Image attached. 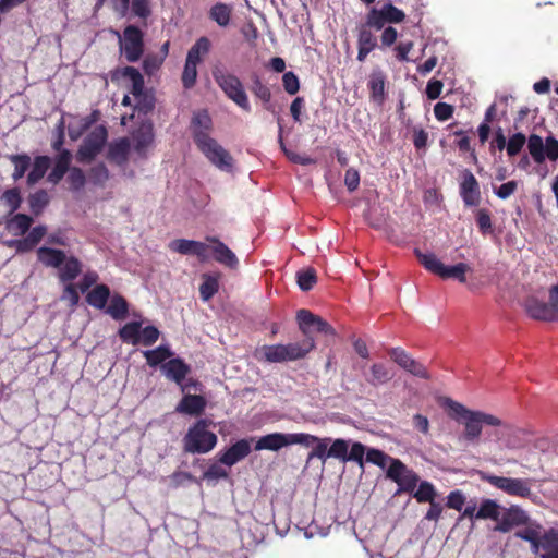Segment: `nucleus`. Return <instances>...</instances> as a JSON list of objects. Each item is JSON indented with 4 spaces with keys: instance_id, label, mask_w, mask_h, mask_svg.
I'll list each match as a JSON object with an SVG mask.
<instances>
[{
    "instance_id": "1",
    "label": "nucleus",
    "mask_w": 558,
    "mask_h": 558,
    "mask_svg": "<svg viewBox=\"0 0 558 558\" xmlns=\"http://www.w3.org/2000/svg\"><path fill=\"white\" fill-rule=\"evenodd\" d=\"M440 404L449 412V416L463 426L459 441L463 444H477L483 434L484 426L504 427L509 429L498 416L490 413L471 410L451 398H441Z\"/></svg>"
},
{
    "instance_id": "2",
    "label": "nucleus",
    "mask_w": 558,
    "mask_h": 558,
    "mask_svg": "<svg viewBox=\"0 0 558 558\" xmlns=\"http://www.w3.org/2000/svg\"><path fill=\"white\" fill-rule=\"evenodd\" d=\"M514 535L529 542L532 553L541 558H558V530L545 531L539 523H530Z\"/></svg>"
},
{
    "instance_id": "3",
    "label": "nucleus",
    "mask_w": 558,
    "mask_h": 558,
    "mask_svg": "<svg viewBox=\"0 0 558 558\" xmlns=\"http://www.w3.org/2000/svg\"><path fill=\"white\" fill-rule=\"evenodd\" d=\"M38 260L46 267L58 270L61 282H72L82 272V263L73 255L63 251L41 246L37 251Z\"/></svg>"
},
{
    "instance_id": "4",
    "label": "nucleus",
    "mask_w": 558,
    "mask_h": 558,
    "mask_svg": "<svg viewBox=\"0 0 558 558\" xmlns=\"http://www.w3.org/2000/svg\"><path fill=\"white\" fill-rule=\"evenodd\" d=\"M314 348V340L307 338L301 343L263 345L256 351V356L269 363H283L303 359Z\"/></svg>"
},
{
    "instance_id": "5",
    "label": "nucleus",
    "mask_w": 558,
    "mask_h": 558,
    "mask_svg": "<svg viewBox=\"0 0 558 558\" xmlns=\"http://www.w3.org/2000/svg\"><path fill=\"white\" fill-rule=\"evenodd\" d=\"M183 442L186 452L207 453L216 446L217 436L208 429L205 420H199L189 428Z\"/></svg>"
},
{
    "instance_id": "6",
    "label": "nucleus",
    "mask_w": 558,
    "mask_h": 558,
    "mask_svg": "<svg viewBox=\"0 0 558 558\" xmlns=\"http://www.w3.org/2000/svg\"><path fill=\"white\" fill-rule=\"evenodd\" d=\"M214 78L225 95L236 104L241 109L251 111L247 94L240 78L233 73L223 69H215Z\"/></svg>"
},
{
    "instance_id": "7",
    "label": "nucleus",
    "mask_w": 558,
    "mask_h": 558,
    "mask_svg": "<svg viewBox=\"0 0 558 558\" xmlns=\"http://www.w3.org/2000/svg\"><path fill=\"white\" fill-rule=\"evenodd\" d=\"M197 148L220 171L227 173L233 171L234 162L232 156L215 138H201Z\"/></svg>"
},
{
    "instance_id": "8",
    "label": "nucleus",
    "mask_w": 558,
    "mask_h": 558,
    "mask_svg": "<svg viewBox=\"0 0 558 558\" xmlns=\"http://www.w3.org/2000/svg\"><path fill=\"white\" fill-rule=\"evenodd\" d=\"M485 480L494 487L502 490L504 493L510 496L527 499L533 497V492L531 487L532 481L530 478L488 475L485 477Z\"/></svg>"
},
{
    "instance_id": "9",
    "label": "nucleus",
    "mask_w": 558,
    "mask_h": 558,
    "mask_svg": "<svg viewBox=\"0 0 558 558\" xmlns=\"http://www.w3.org/2000/svg\"><path fill=\"white\" fill-rule=\"evenodd\" d=\"M116 35L119 38L120 50L124 53L129 62H136L143 53V34L142 32L130 25L124 29L123 36L118 32Z\"/></svg>"
},
{
    "instance_id": "10",
    "label": "nucleus",
    "mask_w": 558,
    "mask_h": 558,
    "mask_svg": "<svg viewBox=\"0 0 558 558\" xmlns=\"http://www.w3.org/2000/svg\"><path fill=\"white\" fill-rule=\"evenodd\" d=\"M529 153L536 163H542L546 158L550 160L558 159V141L548 136L544 143L539 135L532 134L527 140Z\"/></svg>"
},
{
    "instance_id": "11",
    "label": "nucleus",
    "mask_w": 558,
    "mask_h": 558,
    "mask_svg": "<svg viewBox=\"0 0 558 558\" xmlns=\"http://www.w3.org/2000/svg\"><path fill=\"white\" fill-rule=\"evenodd\" d=\"M107 137V130L104 125L95 126L81 145L77 160L80 162H88L95 158L102 149Z\"/></svg>"
},
{
    "instance_id": "12",
    "label": "nucleus",
    "mask_w": 558,
    "mask_h": 558,
    "mask_svg": "<svg viewBox=\"0 0 558 558\" xmlns=\"http://www.w3.org/2000/svg\"><path fill=\"white\" fill-rule=\"evenodd\" d=\"M387 477L398 484V493L412 492L418 483V476L400 460L395 459L387 468Z\"/></svg>"
},
{
    "instance_id": "13",
    "label": "nucleus",
    "mask_w": 558,
    "mask_h": 558,
    "mask_svg": "<svg viewBox=\"0 0 558 558\" xmlns=\"http://www.w3.org/2000/svg\"><path fill=\"white\" fill-rule=\"evenodd\" d=\"M330 442V437L320 438L312 434L299 433L298 445L305 448H311V451L306 458L307 462L312 461L313 459H318L325 463L329 459Z\"/></svg>"
},
{
    "instance_id": "14",
    "label": "nucleus",
    "mask_w": 558,
    "mask_h": 558,
    "mask_svg": "<svg viewBox=\"0 0 558 558\" xmlns=\"http://www.w3.org/2000/svg\"><path fill=\"white\" fill-rule=\"evenodd\" d=\"M296 319L299 327L306 336V339L310 338L308 335L312 331H318L329 336L336 335L335 329L326 320L319 316L314 315L307 310H300L296 313Z\"/></svg>"
},
{
    "instance_id": "15",
    "label": "nucleus",
    "mask_w": 558,
    "mask_h": 558,
    "mask_svg": "<svg viewBox=\"0 0 558 558\" xmlns=\"http://www.w3.org/2000/svg\"><path fill=\"white\" fill-rule=\"evenodd\" d=\"M299 433H271L260 437L255 444V450L278 451L282 448L298 445Z\"/></svg>"
},
{
    "instance_id": "16",
    "label": "nucleus",
    "mask_w": 558,
    "mask_h": 558,
    "mask_svg": "<svg viewBox=\"0 0 558 558\" xmlns=\"http://www.w3.org/2000/svg\"><path fill=\"white\" fill-rule=\"evenodd\" d=\"M391 360L404 371L418 378L428 379L429 374L426 367L418 361L414 360L407 351L401 348H392L389 350Z\"/></svg>"
},
{
    "instance_id": "17",
    "label": "nucleus",
    "mask_w": 558,
    "mask_h": 558,
    "mask_svg": "<svg viewBox=\"0 0 558 558\" xmlns=\"http://www.w3.org/2000/svg\"><path fill=\"white\" fill-rule=\"evenodd\" d=\"M168 246L171 251L180 253L182 255H195L201 260H206L208 258V245L203 242L186 239H177L171 241Z\"/></svg>"
},
{
    "instance_id": "18",
    "label": "nucleus",
    "mask_w": 558,
    "mask_h": 558,
    "mask_svg": "<svg viewBox=\"0 0 558 558\" xmlns=\"http://www.w3.org/2000/svg\"><path fill=\"white\" fill-rule=\"evenodd\" d=\"M525 310L529 315L535 319L555 322L558 320V308L550 306L548 303L530 298L525 301Z\"/></svg>"
},
{
    "instance_id": "19",
    "label": "nucleus",
    "mask_w": 558,
    "mask_h": 558,
    "mask_svg": "<svg viewBox=\"0 0 558 558\" xmlns=\"http://www.w3.org/2000/svg\"><path fill=\"white\" fill-rule=\"evenodd\" d=\"M460 194L466 206H475L480 203L481 192L478 182L472 172L465 171L460 185Z\"/></svg>"
},
{
    "instance_id": "20",
    "label": "nucleus",
    "mask_w": 558,
    "mask_h": 558,
    "mask_svg": "<svg viewBox=\"0 0 558 558\" xmlns=\"http://www.w3.org/2000/svg\"><path fill=\"white\" fill-rule=\"evenodd\" d=\"M251 452V440L241 439L229 447L223 453H221L219 461L227 465L232 466L239 461L246 458Z\"/></svg>"
},
{
    "instance_id": "21",
    "label": "nucleus",
    "mask_w": 558,
    "mask_h": 558,
    "mask_svg": "<svg viewBox=\"0 0 558 558\" xmlns=\"http://www.w3.org/2000/svg\"><path fill=\"white\" fill-rule=\"evenodd\" d=\"M161 369L167 378L181 386L183 392L187 389V385L183 384V380L190 368L181 359H170L162 364Z\"/></svg>"
},
{
    "instance_id": "22",
    "label": "nucleus",
    "mask_w": 558,
    "mask_h": 558,
    "mask_svg": "<svg viewBox=\"0 0 558 558\" xmlns=\"http://www.w3.org/2000/svg\"><path fill=\"white\" fill-rule=\"evenodd\" d=\"M207 241L213 243L211 252L216 262L231 269L238 268L236 255L225 243L216 238H208Z\"/></svg>"
},
{
    "instance_id": "23",
    "label": "nucleus",
    "mask_w": 558,
    "mask_h": 558,
    "mask_svg": "<svg viewBox=\"0 0 558 558\" xmlns=\"http://www.w3.org/2000/svg\"><path fill=\"white\" fill-rule=\"evenodd\" d=\"M46 233L47 228L45 226H37L24 239L8 241L7 244L20 253L29 252L41 241Z\"/></svg>"
},
{
    "instance_id": "24",
    "label": "nucleus",
    "mask_w": 558,
    "mask_h": 558,
    "mask_svg": "<svg viewBox=\"0 0 558 558\" xmlns=\"http://www.w3.org/2000/svg\"><path fill=\"white\" fill-rule=\"evenodd\" d=\"M211 126V118L206 111H198L194 114L192 120V132L196 145L201 143V138H211L209 134Z\"/></svg>"
},
{
    "instance_id": "25",
    "label": "nucleus",
    "mask_w": 558,
    "mask_h": 558,
    "mask_svg": "<svg viewBox=\"0 0 558 558\" xmlns=\"http://www.w3.org/2000/svg\"><path fill=\"white\" fill-rule=\"evenodd\" d=\"M205 407L206 400L202 396L187 393L177 405L175 411L189 415H198Z\"/></svg>"
},
{
    "instance_id": "26",
    "label": "nucleus",
    "mask_w": 558,
    "mask_h": 558,
    "mask_svg": "<svg viewBox=\"0 0 558 558\" xmlns=\"http://www.w3.org/2000/svg\"><path fill=\"white\" fill-rule=\"evenodd\" d=\"M385 83L386 75L384 72L380 69H374L369 75L368 87L372 99L379 105L385 100Z\"/></svg>"
},
{
    "instance_id": "27",
    "label": "nucleus",
    "mask_w": 558,
    "mask_h": 558,
    "mask_svg": "<svg viewBox=\"0 0 558 558\" xmlns=\"http://www.w3.org/2000/svg\"><path fill=\"white\" fill-rule=\"evenodd\" d=\"M133 140L135 142L134 148L137 154L144 155L154 141L153 124L143 123L133 134Z\"/></svg>"
},
{
    "instance_id": "28",
    "label": "nucleus",
    "mask_w": 558,
    "mask_h": 558,
    "mask_svg": "<svg viewBox=\"0 0 558 558\" xmlns=\"http://www.w3.org/2000/svg\"><path fill=\"white\" fill-rule=\"evenodd\" d=\"M129 150H130L129 140L120 138L118 141L112 142L109 145L108 158L117 165H123L128 160Z\"/></svg>"
},
{
    "instance_id": "29",
    "label": "nucleus",
    "mask_w": 558,
    "mask_h": 558,
    "mask_svg": "<svg viewBox=\"0 0 558 558\" xmlns=\"http://www.w3.org/2000/svg\"><path fill=\"white\" fill-rule=\"evenodd\" d=\"M126 73H129L132 77L133 84H132V94L137 100L135 108L138 110H144L145 112L153 109V102L149 101L147 104L142 105L141 98H142V90H143V77L138 73L137 70L134 68H126Z\"/></svg>"
},
{
    "instance_id": "30",
    "label": "nucleus",
    "mask_w": 558,
    "mask_h": 558,
    "mask_svg": "<svg viewBox=\"0 0 558 558\" xmlns=\"http://www.w3.org/2000/svg\"><path fill=\"white\" fill-rule=\"evenodd\" d=\"M414 254L427 271L441 277L445 264L434 253L415 250Z\"/></svg>"
},
{
    "instance_id": "31",
    "label": "nucleus",
    "mask_w": 558,
    "mask_h": 558,
    "mask_svg": "<svg viewBox=\"0 0 558 558\" xmlns=\"http://www.w3.org/2000/svg\"><path fill=\"white\" fill-rule=\"evenodd\" d=\"M33 220L25 214H16L7 221V230L13 235L25 234L32 225Z\"/></svg>"
},
{
    "instance_id": "32",
    "label": "nucleus",
    "mask_w": 558,
    "mask_h": 558,
    "mask_svg": "<svg viewBox=\"0 0 558 558\" xmlns=\"http://www.w3.org/2000/svg\"><path fill=\"white\" fill-rule=\"evenodd\" d=\"M392 378L389 368L383 363H374L369 368V376L366 381L372 386L387 384Z\"/></svg>"
},
{
    "instance_id": "33",
    "label": "nucleus",
    "mask_w": 558,
    "mask_h": 558,
    "mask_svg": "<svg viewBox=\"0 0 558 558\" xmlns=\"http://www.w3.org/2000/svg\"><path fill=\"white\" fill-rule=\"evenodd\" d=\"M70 162H71L70 151L62 150L56 160V165H54L52 171L48 175V180L51 183H58L63 178L65 172L69 170Z\"/></svg>"
},
{
    "instance_id": "34",
    "label": "nucleus",
    "mask_w": 558,
    "mask_h": 558,
    "mask_svg": "<svg viewBox=\"0 0 558 558\" xmlns=\"http://www.w3.org/2000/svg\"><path fill=\"white\" fill-rule=\"evenodd\" d=\"M202 278L203 282L199 286V295L204 302H207L218 292L219 276L204 274Z\"/></svg>"
},
{
    "instance_id": "35",
    "label": "nucleus",
    "mask_w": 558,
    "mask_h": 558,
    "mask_svg": "<svg viewBox=\"0 0 558 558\" xmlns=\"http://www.w3.org/2000/svg\"><path fill=\"white\" fill-rule=\"evenodd\" d=\"M210 41L207 37H201L196 40V43L190 48L186 59L193 61L196 64H199L203 58L209 52Z\"/></svg>"
},
{
    "instance_id": "36",
    "label": "nucleus",
    "mask_w": 558,
    "mask_h": 558,
    "mask_svg": "<svg viewBox=\"0 0 558 558\" xmlns=\"http://www.w3.org/2000/svg\"><path fill=\"white\" fill-rule=\"evenodd\" d=\"M471 267L466 263H458L456 265L447 266L442 269L441 279H456L461 283L466 281V272Z\"/></svg>"
},
{
    "instance_id": "37",
    "label": "nucleus",
    "mask_w": 558,
    "mask_h": 558,
    "mask_svg": "<svg viewBox=\"0 0 558 558\" xmlns=\"http://www.w3.org/2000/svg\"><path fill=\"white\" fill-rule=\"evenodd\" d=\"M109 295V288L105 284H98L87 294V302L96 308H104Z\"/></svg>"
},
{
    "instance_id": "38",
    "label": "nucleus",
    "mask_w": 558,
    "mask_h": 558,
    "mask_svg": "<svg viewBox=\"0 0 558 558\" xmlns=\"http://www.w3.org/2000/svg\"><path fill=\"white\" fill-rule=\"evenodd\" d=\"M50 165V160L46 156L36 157L32 167V170L28 173L27 182L28 184L37 183L46 173Z\"/></svg>"
},
{
    "instance_id": "39",
    "label": "nucleus",
    "mask_w": 558,
    "mask_h": 558,
    "mask_svg": "<svg viewBox=\"0 0 558 558\" xmlns=\"http://www.w3.org/2000/svg\"><path fill=\"white\" fill-rule=\"evenodd\" d=\"M504 517L507 518L513 526L525 525L526 527L530 523H536L535 521H531L527 513L519 506L508 508Z\"/></svg>"
},
{
    "instance_id": "40",
    "label": "nucleus",
    "mask_w": 558,
    "mask_h": 558,
    "mask_svg": "<svg viewBox=\"0 0 558 558\" xmlns=\"http://www.w3.org/2000/svg\"><path fill=\"white\" fill-rule=\"evenodd\" d=\"M95 121V118L90 117H74L69 123V136L72 140H77L83 132L90 126V124Z\"/></svg>"
},
{
    "instance_id": "41",
    "label": "nucleus",
    "mask_w": 558,
    "mask_h": 558,
    "mask_svg": "<svg viewBox=\"0 0 558 558\" xmlns=\"http://www.w3.org/2000/svg\"><path fill=\"white\" fill-rule=\"evenodd\" d=\"M173 353L167 345H159L154 350L144 351V356L150 366H157L165 362L167 359H170Z\"/></svg>"
},
{
    "instance_id": "42",
    "label": "nucleus",
    "mask_w": 558,
    "mask_h": 558,
    "mask_svg": "<svg viewBox=\"0 0 558 558\" xmlns=\"http://www.w3.org/2000/svg\"><path fill=\"white\" fill-rule=\"evenodd\" d=\"M350 448V440L342 438L332 439L329 445V459H338L342 462H347V454Z\"/></svg>"
},
{
    "instance_id": "43",
    "label": "nucleus",
    "mask_w": 558,
    "mask_h": 558,
    "mask_svg": "<svg viewBox=\"0 0 558 558\" xmlns=\"http://www.w3.org/2000/svg\"><path fill=\"white\" fill-rule=\"evenodd\" d=\"M500 506L493 499H485L481 504L475 519H493L498 520Z\"/></svg>"
},
{
    "instance_id": "44",
    "label": "nucleus",
    "mask_w": 558,
    "mask_h": 558,
    "mask_svg": "<svg viewBox=\"0 0 558 558\" xmlns=\"http://www.w3.org/2000/svg\"><path fill=\"white\" fill-rule=\"evenodd\" d=\"M231 8L225 3H217L210 9V17L219 25L227 26L230 22Z\"/></svg>"
},
{
    "instance_id": "45",
    "label": "nucleus",
    "mask_w": 558,
    "mask_h": 558,
    "mask_svg": "<svg viewBox=\"0 0 558 558\" xmlns=\"http://www.w3.org/2000/svg\"><path fill=\"white\" fill-rule=\"evenodd\" d=\"M392 460H395V458H391L390 456L375 448H371L366 452V461L381 469H387L388 465L391 464Z\"/></svg>"
},
{
    "instance_id": "46",
    "label": "nucleus",
    "mask_w": 558,
    "mask_h": 558,
    "mask_svg": "<svg viewBox=\"0 0 558 558\" xmlns=\"http://www.w3.org/2000/svg\"><path fill=\"white\" fill-rule=\"evenodd\" d=\"M141 324L137 322L129 323L124 325L120 330V337L124 342L131 344H138Z\"/></svg>"
},
{
    "instance_id": "47",
    "label": "nucleus",
    "mask_w": 558,
    "mask_h": 558,
    "mask_svg": "<svg viewBox=\"0 0 558 558\" xmlns=\"http://www.w3.org/2000/svg\"><path fill=\"white\" fill-rule=\"evenodd\" d=\"M128 311V305L122 296H113L107 308V313L114 319L124 318Z\"/></svg>"
},
{
    "instance_id": "48",
    "label": "nucleus",
    "mask_w": 558,
    "mask_h": 558,
    "mask_svg": "<svg viewBox=\"0 0 558 558\" xmlns=\"http://www.w3.org/2000/svg\"><path fill=\"white\" fill-rule=\"evenodd\" d=\"M298 286L302 291H308L316 282V272L313 268L301 270L296 275Z\"/></svg>"
},
{
    "instance_id": "49",
    "label": "nucleus",
    "mask_w": 558,
    "mask_h": 558,
    "mask_svg": "<svg viewBox=\"0 0 558 558\" xmlns=\"http://www.w3.org/2000/svg\"><path fill=\"white\" fill-rule=\"evenodd\" d=\"M436 490L433 484L429 482H422L416 489L414 497L418 502H432L435 501Z\"/></svg>"
},
{
    "instance_id": "50",
    "label": "nucleus",
    "mask_w": 558,
    "mask_h": 558,
    "mask_svg": "<svg viewBox=\"0 0 558 558\" xmlns=\"http://www.w3.org/2000/svg\"><path fill=\"white\" fill-rule=\"evenodd\" d=\"M11 161L14 165V172L12 177L16 181L21 179L27 171L31 163V158L26 155H15L11 157Z\"/></svg>"
},
{
    "instance_id": "51",
    "label": "nucleus",
    "mask_w": 558,
    "mask_h": 558,
    "mask_svg": "<svg viewBox=\"0 0 558 558\" xmlns=\"http://www.w3.org/2000/svg\"><path fill=\"white\" fill-rule=\"evenodd\" d=\"M197 65L193 61L185 60L183 73H182V84L185 88H191L194 86L197 78Z\"/></svg>"
},
{
    "instance_id": "52",
    "label": "nucleus",
    "mask_w": 558,
    "mask_h": 558,
    "mask_svg": "<svg viewBox=\"0 0 558 558\" xmlns=\"http://www.w3.org/2000/svg\"><path fill=\"white\" fill-rule=\"evenodd\" d=\"M159 338V330L154 326L140 328L138 344L151 345Z\"/></svg>"
},
{
    "instance_id": "53",
    "label": "nucleus",
    "mask_w": 558,
    "mask_h": 558,
    "mask_svg": "<svg viewBox=\"0 0 558 558\" xmlns=\"http://www.w3.org/2000/svg\"><path fill=\"white\" fill-rule=\"evenodd\" d=\"M65 286H64V289H63V293L61 295V301H64L68 303L69 306H75L78 301H80V295H78V287L72 282H63Z\"/></svg>"
},
{
    "instance_id": "54",
    "label": "nucleus",
    "mask_w": 558,
    "mask_h": 558,
    "mask_svg": "<svg viewBox=\"0 0 558 558\" xmlns=\"http://www.w3.org/2000/svg\"><path fill=\"white\" fill-rule=\"evenodd\" d=\"M2 201L9 208L10 213H14L22 203V198L17 189L7 190L2 195Z\"/></svg>"
},
{
    "instance_id": "55",
    "label": "nucleus",
    "mask_w": 558,
    "mask_h": 558,
    "mask_svg": "<svg viewBox=\"0 0 558 558\" xmlns=\"http://www.w3.org/2000/svg\"><path fill=\"white\" fill-rule=\"evenodd\" d=\"M387 23L386 15L384 14L383 8L377 10L373 8L366 19V25L376 29H381Z\"/></svg>"
},
{
    "instance_id": "56",
    "label": "nucleus",
    "mask_w": 558,
    "mask_h": 558,
    "mask_svg": "<svg viewBox=\"0 0 558 558\" xmlns=\"http://www.w3.org/2000/svg\"><path fill=\"white\" fill-rule=\"evenodd\" d=\"M106 2L109 3L112 10L121 17L126 15L130 7V0H97L95 5L96 9H99Z\"/></svg>"
},
{
    "instance_id": "57",
    "label": "nucleus",
    "mask_w": 558,
    "mask_h": 558,
    "mask_svg": "<svg viewBox=\"0 0 558 558\" xmlns=\"http://www.w3.org/2000/svg\"><path fill=\"white\" fill-rule=\"evenodd\" d=\"M367 452L365 446L361 442H353L351 445L350 451L348 450L347 454V462L348 461H354L356 462L361 468H363L364 464V454Z\"/></svg>"
},
{
    "instance_id": "58",
    "label": "nucleus",
    "mask_w": 558,
    "mask_h": 558,
    "mask_svg": "<svg viewBox=\"0 0 558 558\" xmlns=\"http://www.w3.org/2000/svg\"><path fill=\"white\" fill-rule=\"evenodd\" d=\"M48 203V194L38 191L29 196V206L35 215H38Z\"/></svg>"
},
{
    "instance_id": "59",
    "label": "nucleus",
    "mask_w": 558,
    "mask_h": 558,
    "mask_svg": "<svg viewBox=\"0 0 558 558\" xmlns=\"http://www.w3.org/2000/svg\"><path fill=\"white\" fill-rule=\"evenodd\" d=\"M526 142L525 135L522 133L513 134L507 143V153L509 156H515L520 153Z\"/></svg>"
},
{
    "instance_id": "60",
    "label": "nucleus",
    "mask_w": 558,
    "mask_h": 558,
    "mask_svg": "<svg viewBox=\"0 0 558 558\" xmlns=\"http://www.w3.org/2000/svg\"><path fill=\"white\" fill-rule=\"evenodd\" d=\"M89 179L98 185H102L109 179V171L104 163H98L92 168Z\"/></svg>"
},
{
    "instance_id": "61",
    "label": "nucleus",
    "mask_w": 558,
    "mask_h": 558,
    "mask_svg": "<svg viewBox=\"0 0 558 558\" xmlns=\"http://www.w3.org/2000/svg\"><path fill=\"white\" fill-rule=\"evenodd\" d=\"M476 222L483 234H487L493 231L490 215L486 209L482 208L476 211Z\"/></svg>"
},
{
    "instance_id": "62",
    "label": "nucleus",
    "mask_w": 558,
    "mask_h": 558,
    "mask_svg": "<svg viewBox=\"0 0 558 558\" xmlns=\"http://www.w3.org/2000/svg\"><path fill=\"white\" fill-rule=\"evenodd\" d=\"M357 45L359 47L373 50L376 47V37L369 29L363 27L359 33Z\"/></svg>"
},
{
    "instance_id": "63",
    "label": "nucleus",
    "mask_w": 558,
    "mask_h": 558,
    "mask_svg": "<svg viewBox=\"0 0 558 558\" xmlns=\"http://www.w3.org/2000/svg\"><path fill=\"white\" fill-rule=\"evenodd\" d=\"M282 83L286 92L290 95L296 94L300 88L299 78L293 72H286Z\"/></svg>"
},
{
    "instance_id": "64",
    "label": "nucleus",
    "mask_w": 558,
    "mask_h": 558,
    "mask_svg": "<svg viewBox=\"0 0 558 558\" xmlns=\"http://www.w3.org/2000/svg\"><path fill=\"white\" fill-rule=\"evenodd\" d=\"M384 14L386 15V20L389 23H399L403 21L404 13L392 5L391 3H387L383 7Z\"/></svg>"
}]
</instances>
